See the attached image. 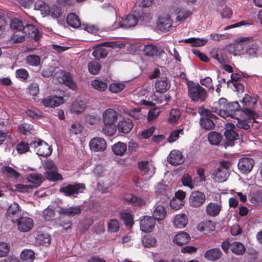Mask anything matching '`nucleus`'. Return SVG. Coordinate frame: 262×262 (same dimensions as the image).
I'll use <instances>...</instances> for the list:
<instances>
[{
  "label": "nucleus",
  "instance_id": "24",
  "mask_svg": "<svg viewBox=\"0 0 262 262\" xmlns=\"http://www.w3.org/2000/svg\"><path fill=\"white\" fill-rule=\"evenodd\" d=\"M239 105L237 101L228 103L224 111H226V118H234L236 116V112L238 111Z\"/></svg>",
  "mask_w": 262,
  "mask_h": 262
},
{
  "label": "nucleus",
  "instance_id": "4",
  "mask_svg": "<svg viewBox=\"0 0 262 262\" xmlns=\"http://www.w3.org/2000/svg\"><path fill=\"white\" fill-rule=\"evenodd\" d=\"M46 170L45 174L50 181H56L62 180V176L57 172V168L53 161L48 159L43 164Z\"/></svg>",
  "mask_w": 262,
  "mask_h": 262
},
{
  "label": "nucleus",
  "instance_id": "31",
  "mask_svg": "<svg viewBox=\"0 0 262 262\" xmlns=\"http://www.w3.org/2000/svg\"><path fill=\"white\" fill-rule=\"evenodd\" d=\"M102 126V133L106 136H112L116 132L117 127L115 123L103 122Z\"/></svg>",
  "mask_w": 262,
  "mask_h": 262
},
{
  "label": "nucleus",
  "instance_id": "5",
  "mask_svg": "<svg viewBox=\"0 0 262 262\" xmlns=\"http://www.w3.org/2000/svg\"><path fill=\"white\" fill-rule=\"evenodd\" d=\"M85 189V186L82 183L69 184L64 183L59 189V191L66 196L76 197L79 193H82Z\"/></svg>",
  "mask_w": 262,
  "mask_h": 262
},
{
  "label": "nucleus",
  "instance_id": "22",
  "mask_svg": "<svg viewBox=\"0 0 262 262\" xmlns=\"http://www.w3.org/2000/svg\"><path fill=\"white\" fill-rule=\"evenodd\" d=\"M170 86V83L167 78H162L157 80L155 83V89L157 92L164 93L167 91Z\"/></svg>",
  "mask_w": 262,
  "mask_h": 262
},
{
  "label": "nucleus",
  "instance_id": "1",
  "mask_svg": "<svg viewBox=\"0 0 262 262\" xmlns=\"http://www.w3.org/2000/svg\"><path fill=\"white\" fill-rule=\"evenodd\" d=\"M235 42L234 48L236 54H246L253 58L262 56V48L259 44L254 42L253 37H239Z\"/></svg>",
  "mask_w": 262,
  "mask_h": 262
},
{
  "label": "nucleus",
  "instance_id": "44",
  "mask_svg": "<svg viewBox=\"0 0 262 262\" xmlns=\"http://www.w3.org/2000/svg\"><path fill=\"white\" fill-rule=\"evenodd\" d=\"M234 118L235 120L233 123L235 124L238 128L244 129H248L250 128V125L248 120L240 119L236 116Z\"/></svg>",
  "mask_w": 262,
  "mask_h": 262
},
{
  "label": "nucleus",
  "instance_id": "55",
  "mask_svg": "<svg viewBox=\"0 0 262 262\" xmlns=\"http://www.w3.org/2000/svg\"><path fill=\"white\" fill-rule=\"evenodd\" d=\"M180 117V112L176 109H172L169 113L167 121L169 123L177 122Z\"/></svg>",
  "mask_w": 262,
  "mask_h": 262
},
{
  "label": "nucleus",
  "instance_id": "3",
  "mask_svg": "<svg viewBox=\"0 0 262 262\" xmlns=\"http://www.w3.org/2000/svg\"><path fill=\"white\" fill-rule=\"evenodd\" d=\"M230 163L227 161L220 162V166L215 169L211 174L212 178L216 182H223L229 176Z\"/></svg>",
  "mask_w": 262,
  "mask_h": 262
},
{
  "label": "nucleus",
  "instance_id": "19",
  "mask_svg": "<svg viewBox=\"0 0 262 262\" xmlns=\"http://www.w3.org/2000/svg\"><path fill=\"white\" fill-rule=\"evenodd\" d=\"M86 108V103L81 100L74 101L70 107V112L72 114H80Z\"/></svg>",
  "mask_w": 262,
  "mask_h": 262
},
{
  "label": "nucleus",
  "instance_id": "36",
  "mask_svg": "<svg viewBox=\"0 0 262 262\" xmlns=\"http://www.w3.org/2000/svg\"><path fill=\"white\" fill-rule=\"evenodd\" d=\"M20 257L24 262H33L35 257L34 252L31 250L26 249L21 252Z\"/></svg>",
  "mask_w": 262,
  "mask_h": 262
},
{
  "label": "nucleus",
  "instance_id": "41",
  "mask_svg": "<svg viewBox=\"0 0 262 262\" xmlns=\"http://www.w3.org/2000/svg\"><path fill=\"white\" fill-rule=\"evenodd\" d=\"M26 62L30 66L37 67L40 64V58L34 54L29 55L26 57Z\"/></svg>",
  "mask_w": 262,
  "mask_h": 262
},
{
  "label": "nucleus",
  "instance_id": "28",
  "mask_svg": "<svg viewBox=\"0 0 262 262\" xmlns=\"http://www.w3.org/2000/svg\"><path fill=\"white\" fill-rule=\"evenodd\" d=\"M167 211L165 208L162 205H157L155 207L152 213V217L159 222L163 220L166 215Z\"/></svg>",
  "mask_w": 262,
  "mask_h": 262
},
{
  "label": "nucleus",
  "instance_id": "26",
  "mask_svg": "<svg viewBox=\"0 0 262 262\" xmlns=\"http://www.w3.org/2000/svg\"><path fill=\"white\" fill-rule=\"evenodd\" d=\"M188 219L185 213H180L175 215L173 224L176 227L179 229L184 228L187 224Z\"/></svg>",
  "mask_w": 262,
  "mask_h": 262
},
{
  "label": "nucleus",
  "instance_id": "52",
  "mask_svg": "<svg viewBox=\"0 0 262 262\" xmlns=\"http://www.w3.org/2000/svg\"><path fill=\"white\" fill-rule=\"evenodd\" d=\"M92 85L95 89L100 91H104L107 87L106 83L99 80H94L92 81Z\"/></svg>",
  "mask_w": 262,
  "mask_h": 262
},
{
  "label": "nucleus",
  "instance_id": "47",
  "mask_svg": "<svg viewBox=\"0 0 262 262\" xmlns=\"http://www.w3.org/2000/svg\"><path fill=\"white\" fill-rule=\"evenodd\" d=\"M108 54V51L104 48L98 47L93 52V56L97 59L104 58Z\"/></svg>",
  "mask_w": 262,
  "mask_h": 262
},
{
  "label": "nucleus",
  "instance_id": "46",
  "mask_svg": "<svg viewBox=\"0 0 262 262\" xmlns=\"http://www.w3.org/2000/svg\"><path fill=\"white\" fill-rule=\"evenodd\" d=\"M181 181L185 186H187L191 189H193L194 188V182L192 180L191 176L189 174H184L182 178Z\"/></svg>",
  "mask_w": 262,
  "mask_h": 262
},
{
  "label": "nucleus",
  "instance_id": "54",
  "mask_svg": "<svg viewBox=\"0 0 262 262\" xmlns=\"http://www.w3.org/2000/svg\"><path fill=\"white\" fill-rule=\"evenodd\" d=\"M160 110L158 107H155L149 110L147 115V120L151 122L155 120L159 115Z\"/></svg>",
  "mask_w": 262,
  "mask_h": 262
},
{
  "label": "nucleus",
  "instance_id": "14",
  "mask_svg": "<svg viewBox=\"0 0 262 262\" xmlns=\"http://www.w3.org/2000/svg\"><path fill=\"white\" fill-rule=\"evenodd\" d=\"M227 100L226 98H220L219 101L213 103L212 107V111L220 115V116L224 118H226V111H224L227 104Z\"/></svg>",
  "mask_w": 262,
  "mask_h": 262
},
{
  "label": "nucleus",
  "instance_id": "13",
  "mask_svg": "<svg viewBox=\"0 0 262 262\" xmlns=\"http://www.w3.org/2000/svg\"><path fill=\"white\" fill-rule=\"evenodd\" d=\"M156 222L152 217L145 216L140 220V229L144 232H150L155 228Z\"/></svg>",
  "mask_w": 262,
  "mask_h": 262
},
{
  "label": "nucleus",
  "instance_id": "39",
  "mask_svg": "<svg viewBox=\"0 0 262 262\" xmlns=\"http://www.w3.org/2000/svg\"><path fill=\"white\" fill-rule=\"evenodd\" d=\"M1 171L3 174L7 177L16 178L19 177V173L13 168L9 166L3 167Z\"/></svg>",
  "mask_w": 262,
  "mask_h": 262
},
{
  "label": "nucleus",
  "instance_id": "37",
  "mask_svg": "<svg viewBox=\"0 0 262 262\" xmlns=\"http://www.w3.org/2000/svg\"><path fill=\"white\" fill-rule=\"evenodd\" d=\"M68 25L73 28H78L80 26V21L78 16L73 13L69 14L67 18Z\"/></svg>",
  "mask_w": 262,
  "mask_h": 262
},
{
  "label": "nucleus",
  "instance_id": "18",
  "mask_svg": "<svg viewBox=\"0 0 262 262\" xmlns=\"http://www.w3.org/2000/svg\"><path fill=\"white\" fill-rule=\"evenodd\" d=\"M118 113L114 109L108 108L102 115L103 122L115 123L118 119Z\"/></svg>",
  "mask_w": 262,
  "mask_h": 262
},
{
  "label": "nucleus",
  "instance_id": "21",
  "mask_svg": "<svg viewBox=\"0 0 262 262\" xmlns=\"http://www.w3.org/2000/svg\"><path fill=\"white\" fill-rule=\"evenodd\" d=\"M133 126L132 121L129 118L120 120L118 123V131L123 134H127L130 132Z\"/></svg>",
  "mask_w": 262,
  "mask_h": 262
},
{
  "label": "nucleus",
  "instance_id": "35",
  "mask_svg": "<svg viewBox=\"0 0 262 262\" xmlns=\"http://www.w3.org/2000/svg\"><path fill=\"white\" fill-rule=\"evenodd\" d=\"M126 145L121 142H118L112 146V150L115 155L122 156L126 151Z\"/></svg>",
  "mask_w": 262,
  "mask_h": 262
},
{
  "label": "nucleus",
  "instance_id": "20",
  "mask_svg": "<svg viewBox=\"0 0 262 262\" xmlns=\"http://www.w3.org/2000/svg\"><path fill=\"white\" fill-rule=\"evenodd\" d=\"M124 199L126 201L135 206L144 205L149 202L148 199L147 198L138 197L130 194L126 195Z\"/></svg>",
  "mask_w": 262,
  "mask_h": 262
},
{
  "label": "nucleus",
  "instance_id": "17",
  "mask_svg": "<svg viewBox=\"0 0 262 262\" xmlns=\"http://www.w3.org/2000/svg\"><path fill=\"white\" fill-rule=\"evenodd\" d=\"M138 166L141 173L148 178L151 177L155 173V167L147 161L139 162Z\"/></svg>",
  "mask_w": 262,
  "mask_h": 262
},
{
  "label": "nucleus",
  "instance_id": "51",
  "mask_svg": "<svg viewBox=\"0 0 262 262\" xmlns=\"http://www.w3.org/2000/svg\"><path fill=\"white\" fill-rule=\"evenodd\" d=\"M183 128H180L172 131L169 135V137L167 139L168 142L172 143L176 141L179 138V135H183Z\"/></svg>",
  "mask_w": 262,
  "mask_h": 262
},
{
  "label": "nucleus",
  "instance_id": "53",
  "mask_svg": "<svg viewBox=\"0 0 262 262\" xmlns=\"http://www.w3.org/2000/svg\"><path fill=\"white\" fill-rule=\"evenodd\" d=\"M83 126L78 122H75L71 124L70 133L73 135H78L81 133Z\"/></svg>",
  "mask_w": 262,
  "mask_h": 262
},
{
  "label": "nucleus",
  "instance_id": "23",
  "mask_svg": "<svg viewBox=\"0 0 262 262\" xmlns=\"http://www.w3.org/2000/svg\"><path fill=\"white\" fill-rule=\"evenodd\" d=\"M190 240V237L189 234L185 232H180L174 235L172 241L175 244L181 246L187 244Z\"/></svg>",
  "mask_w": 262,
  "mask_h": 262
},
{
  "label": "nucleus",
  "instance_id": "7",
  "mask_svg": "<svg viewBox=\"0 0 262 262\" xmlns=\"http://www.w3.org/2000/svg\"><path fill=\"white\" fill-rule=\"evenodd\" d=\"M199 113L201 115L205 117L202 118L200 120L202 127L208 130L213 129L214 123L210 118H214L215 117L214 115L212 114L209 110L203 108H199Z\"/></svg>",
  "mask_w": 262,
  "mask_h": 262
},
{
  "label": "nucleus",
  "instance_id": "62",
  "mask_svg": "<svg viewBox=\"0 0 262 262\" xmlns=\"http://www.w3.org/2000/svg\"><path fill=\"white\" fill-rule=\"evenodd\" d=\"M10 251V245L5 242H0V257L6 256Z\"/></svg>",
  "mask_w": 262,
  "mask_h": 262
},
{
  "label": "nucleus",
  "instance_id": "49",
  "mask_svg": "<svg viewBox=\"0 0 262 262\" xmlns=\"http://www.w3.org/2000/svg\"><path fill=\"white\" fill-rule=\"evenodd\" d=\"M191 12L185 9H180L177 13V19L179 21H182L187 19L191 14Z\"/></svg>",
  "mask_w": 262,
  "mask_h": 262
},
{
  "label": "nucleus",
  "instance_id": "56",
  "mask_svg": "<svg viewBox=\"0 0 262 262\" xmlns=\"http://www.w3.org/2000/svg\"><path fill=\"white\" fill-rule=\"evenodd\" d=\"M33 130V126L27 123H23L18 127V130L19 133L24 135H28L30 133L31 134Z\"/></svg>",
  "mask_w": 262,
  "mask_h": 262
},
{
  "label": "nucleus",
  "instance_id": "42",
  "mask_svg": "<svg viewBox=\"0 0 262 262\" xmlns=\"http://www.w3.org/2000/svg\"><path fill=\"white\" fill-rule=\"evenodd\" d=\"M232 251L237 255L243 254L246 250L244 245L239 242H234L231 245Z\"/></svg>",
  "mask_w": 262,
  "mask_h": 262
},
{
  "label": "nucleus",
  "instance_id": "40",
  "mask_svg": "<svg viewBox=\"0 0 262 262\" xmlns=\"http://www.w3.org/2000/svg\"><path fill=\"white\" fill-rule=\"evenodd\" d=\"M222 138V135L216 132H210L208 136V139L210 143L214 145H218Z\"/></svg>",
  "mask_w": 262,
  "mask_h": 262
},
{
  "label": "nucleus",
  "instance_id": "15",
  "mask_svg": "<svg viewBox=\"0 0 262 262\" xmlns=\"http://www.w3.org/2000/svg\"><path fill=\"white\" fill-rule=\"evenodd\" d=\"M172 26V20L170 17L165 14L160 16L157 24V27L160 31L166 32L169 30Z\"/></svg>",
  "mask_w": 262,
  "mask_h": 262
},
{
  "label": "nucleus",
  "instance_id": "25",
  "mask_svg": "<svg viewBox=\"0 0 262 262\" xmlns=\"http://www.w3.org/2000/svg\"><path fill=\"white\" fill-rule=\"evenodd\" d=\"M221 207V202L210 203L206 206V213L209 216H216L220 213Z\"/></svg>",
  "mask_w": 262,
  "mask_h": 262
},
{
  "label": "nucleus",
  "instance_id": "64",
  "mask_svg": "<svg viewBox=\"0 0 262 262\" xmlns=\"http://www.w3.org/2000/svg\"><path fill=\"white\" fill-rule=\"evenodd\" d=\"M125 85L123 83H114L110 84L109 86L110 91L114 93H117L123 90Z\"/></svg>",
  "mask_w": 262,
  "mask_h": 262
},
{
  "label": "nucleus",
  "instance_id": "33",
  "mask_svg": "<svg viewBox=\"0 0 262 262\" xmlns=\"http://www.w3.org/2000/svg\"><path fill=\"white\" fill-rule=\"evenodd\" d=\"M123 26L124 28H128L135 26L138 22L137 17L132 14L126 15L122 18Z\"/></svg>",
  "mask_w": 262,
  "mask_h": 262
},
{
  "label": "nucleus",
  "instance_id": "43",
  "mask_svg": "<svg viewBox=\"0 0 262 262\" xmlns=\"http://www.w3.org/2000/svg\"><path fill=\"white\" fill-rule=\"evenodd\" d=\"M20 213V209L18 204L14 202L10 205L7 210V214L11 217L18 215Z\"/></svg>",
  "mask_w": 262,
  "mask_h": 262
},
{
  "label": "nucleus",
  "instance_id": "11",
  "mask_svg": "<svg viewBox=\"0 0 262 262\" xmlns=\"http://www.w3.org/2000/svg\"><path fill=\"white\" fill-rule=\"evenodd\" d=\"M18 229L22 232L30 231L34 226V222L31 218L28 217H20L17 223Z\"/></svg>",
  "mask_w": 262,
  "mask_h": 262
},
{
  "label": "nucleus",
  "instance_id": "29",
  "mask_svg": "<svg viewBox=\"0 0 262 262\" xmlns=\"http://www.w3.org/2000/svg\"><path fill=\"white\" fill-rule=\"evenodd\" d=\"M81 209L79 206H72L69 208H61L58 212L60 215L73 216L80 213Z\"/></svg>",
  "mask_w": 262,
  "mask_h": 262
},
{
  "label": "nucleus",
  "instance_id": "10",
  "mask_svg": "<svg viewBox=\"0 0 262 262\" xmlns=\"http://www.w3.org/2000/svg\"><path fill=\"white\" fill-rule=\"evenodd\" d=\"M42 104L46 107L54 108L64 103V100L61 96H50L41 100Z\"/></svg>",
  "mask_w": 262,
  "mask_h": 262
},
{
  "label": "nucleus",
  "instance_id": "32",
  "mask_svg": "<svg viewBox=\"0 0 262 262\" xmlns=\"http://www.w3.org/2000/svg\"><path fill=\"white\" fill-rule=\"evenodd\" d=\"M222 255L221 250L218 248L208 250L204 254V257L210 260L214 261L219 259Z\"/></svg>",
  "mask_w": 262,
  "mask_h": 262
},
{
  "label": "nucleus",
  "instance_id": "30",
  "mask_svg": "<svg viewBox=\"0 0 262 262\" xmlns=\"http://www.w3.org/2000/svg\"><path fill=\"white\" fill-rule=\"evenodd\" d=\"M24 33L26 35L33 38L35 40L37 41L40 37L41 34L37 29L33 25H27L26 27H23Z\"/></svg>",
  "mask_w": 262,
  "mask_h": 262
},
{
  "label": "nucleus",
  "instance_id": "8",
  "mask_svg": "<svg viewBox=\"0 0 262 262\" xmlns=\"http://www.w3.org/2000/svg\"><path fill=\"white\" fill-rule=\"evenodd\" d=\"M206 196L204 193L199 191H194L190 195L189 205L193 208H198L204 204Z\"/></svg>",
  "mask_w": 262,
  "mask_h": 262
},
{
  "label": "nucleus",
  "instance_id": "50",
  "mask_svg": "<svg viewBox=\"0 0 262 262\" xmlns=\"http://www.w3.org/2000/svg\"><path fill=\"white\" fill-rule=\"evenodd\" d=\"M256 99L254 97H251L248 94H245L243 98L242 102L244 105L247 107H251L256 103Z\"/></svg>",
  "mask_w": 262,
  "mask_h": 262
},
{
  "label": "nucleus",
  "instance_id": "2",
  "mask_svg": "<svg viewBox=\"0 0 262 262\" xmlns=\"http://www.w3.org/2000/svg\"><path fill=\"white\" fill-rule=\"evenodd\" d=\"M188 88L189 96L193 101L202 102L205 100L207 92L199 84L192 82L188 84Z\"/></svg>",
  "mask_w": 262,
  "mask_h": 262
},
{
  "label": "nucleus",
  "instance_id": "38",
  "mask_svg": "<svg viewBox=\"0 0 262 262\" xmlns=\"http://www.w3.org/2000/svg\"><path fill=\"white\" fill-rule=\"evenodd\" d=\"M28 181L34 184L33 187H36L40 185L43 181L41 175L36 173L30 174L28 178Z\"/></svg>",
  "mask_w": 262,
  "mask_h": 262
},
{
  "label": "nucleus",
  "instance_id": "6",
  "mask_svg": "<svg viewBox=\"0 0 262 262\" xmlns=\"http://www.w3.org/2000/svg\"><path fill=\"white\" fill-rule=\"evenodd\" d=\"M30 145L31 147L34 148L36 150V153L38 156L48 157L52 154V149L51 146L44 141L39 139L32 141L30 143Z\"/></svg>",
  "mask_w": 262,
  "mask_h": 262
},
{
  "label": "nucleus",
  "instance_id": "57",
  "mask_svg": "<svg viewBox=\"0 0 262 262\" xmlns=\"http://www.w3.org/2000/svg\"><path fill=\"white\" fill-rule=\"evenodd\" d=\"M108 228L110 231L112 232H117L120 228V224L117 220L112 219L107 224Z\"/></svg>",
  "mask_w": 262,
  "mask_h": 262
},
{
  "label": "nucleus",
  "instance_id": "58",
  "mask_svg": "<svg viewBox=\"0 0 262 262\" xmlns=\"http://www.w3.org/2000/svg\"><path fill=\"white\" fill-rule=\"evenodd\" d=\"M89 71L92 74H97L100 69V66L97 61L91 62L88 64Z\"/></svg>",
  "mask_w": 262,
  "mask_h": 262
},
{
  "label": "nucleus",
  "instance_id": "27",
  "mask_svg": "<svg viewBox=\"0 0 262 262\" xmlns=\"http://www.w3.org/2000/svg\"><path fill=\"white\" fill-rule=\"evenodd\" d=\"M168 161L173 165H178L183 162V155L180 151L177 150H172L168 157Z\"/></svg>",
  "mask_w": 262,
  "mask_h": 262
},
{
  "label": "nucleus",
  "instance_id": "16",
  "mask_svg": "<svg viewBox=\"0 0 262 262\" xmlns=\"http://www.w3.org/2000/svg\"><path fill=\"white\" fill-rule=\"evenodd\" d=\"M254 164V160L249 158H243L239 160L238 168L243 173H248L252 169Z\"/></svg>",
  "mask_w": 262,
  "mask_h": 262
},
{
  "label": "nucleus",
  "instance_id": "59",
  "mask_svg": "<svg viewBox=\"0 0 262 262\" xmlns=\"http://www.w3.org/2000/svg\"><path fill=\"white\" fill-rule=\"evenodd\" d=\"M142 242L145 247H150L155 245L156 240L154 237L150 235H147L143 238Z\"/></svg>",
  "mask_w": 262,
  "mask_h": 262
},
{
  "label": "nucleus",
  "instance_id": "9",
  "mask_svg": "<svg viewBox=\"0 0 262 262\" xmlns=\"http://www.w3.org/2000/svg\"><path fill=\"white\" fill-rule=\"evenodd\" d=\"M89 147L92 151L103 152L106 149L105 140L100 137H94L89 142Z\"/></svg>",
  "mask_w": 262,
  "mask_h": 262
},
{
  "label": "nucleus",
  "instance_id": "12",
  "mask_svg": "<svg viewBox=\"0 0 262 262\" xmlns=\"http://www.w3.org/2000/svg\"><path fill=\"white\" fill-rule=\"evenodd\" d=\"M226 130L225 131L224 135L227 139L228 142L226 143L230 146L233 145L232 142L234 140L239 139V135L234 130V124L232 123H228L226 124Z\"/></svg>",
  "mask_w": 262,
  "mask_h": 262
},
{
  "label": "nucleus",
  "instance_id": "60",
  "mask_svg": "<svg viewBox=\"0 0 262 262\" xmlns=\"http://www.w3.org/2000/svg\"><path fill=\"white\" fill-rule=\"evenodd\" d=\"M37 242L43 246L49 245L51 241L50 236L47 234H39L36 237Z\"/></svg>",
  "mask_w": 262,
  "mask_h": 262
},
{
  "label": "nucleus",
  "instance_id": "61",
  "mask_svg": "<svg viewBox=\"0 0 262 262\" xmlns=\"http://www.w3.org/2000/svg\"><path fill=\"white\" fill-rule=\"evenodd\" d=\"M184 204V201H181L174 198H173L170 202L171 208L176 210L180 209Z\"/></svg>",
  "mask_w": 262,
  "mask_h": 262
},
{
  "label": "nucleus",
  "instance_id": "48",
  "mask_svg": "<svg viewBox=\"0 0 262 262\" xmlns=\"http://www.w3.org/2000/svg\"><path fill=\"white\" fill-rule=\"evenodd\" d=\"M35 8L39 10L41 14L45 15H47L49 14V13H50V8L42 2L36 3L35 5Z\"/></svg>",
  "mask_w": 262,
  "mask_h": 262
},
{
  "label": "nucleus",
  "instance_id": "34",
  "mask_svg": "<svg viewBox=\"0 0 262 262\" xmlns=\"http://www.w3.org/2000/svg\"><path fill=\"white\" fill-rule=\"evenodd\" d=\"M144 52L146 55L153 56L155 55H160L164 52V51L161 48H158L152 45H146L144 48Z\"/></svg>",
  "mask_w": 262,
  "mask_h": 262
},
{
  "label": "nucleus",
  "instance_id": "45",
  "mask_svg": "<svg viewBox=\"0 0 262 262\" xmlns=\"http://www.w3.org/2000/svg\"><path fill=\"white\" fill-rule=\"evenodd\" d=\"M207 41L208 40L205 38H191L185 39L184 41L186 43H191L192 46L201 47L204 45Z\"/></svg>",
  "mask_w": 262,
  "mask_h": 262
},
{
  "label": "nucleus",
  "instance_id": "63",
  "mask_svg": "<svg viewBox=\"0 0 262 262\" xmlns=\"http://www.w3.org/2000/svg\"><path fill=\"white\" fill-rule=\"evenodd\" d=\"M121 219L124 223L127 226H132L133 224V217L130 213L126 212H122L121 214Z\"/></svg>",
  "mask_w": 262,
  "mask_h": 262
}]
</instances>
